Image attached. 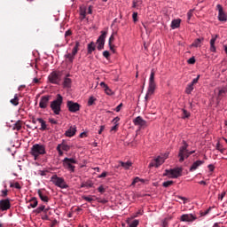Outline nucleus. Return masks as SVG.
I'll list each match as a JSON object with an SVG mask.
<instances>
[{"mask_svg":"<svg viewBox=\"0 0 227 227\" xmlns=\"http://www.w3.org/2000/svg\"><path fill=\"white\" fill-rule=\"evenodd\" d=\"M155 71L153 69L151 71L150 78H149V86L147 92L145 97V102L150 100V97L155 93Z\"/></svg>","mask_w":227,"mask_h":227,"instance_id":"1","label":"nucleus"},{"mask_svg":"<svg viewBox=\"0 0 227 227\" xmlns=\"http://www.w3.org/2000/svg\"><path fill=\"white\" fill-rule=\"evenodd\" d=\"M63 104V96L58 94L57 98L51 102L50 107L53 111L54 114H59L61 113V105Z\"/></svg>","mask_w":227,"mask_h":227,"instance_id":"2","label":"nucleus"},{"mask_svg":"<svg viewBox=\"0 0 227 227\" xmlns=\"http://www.w3.org/2000/svg\"><path fill=\"white\" fill-rule=\"evenodd\" d=\"M30 153L35 160H36L40 155H45V145L42 144H35L31 148Z\"/></svg>","mask_w":227,"mask_h":227,"instance_id":"3","label":"nucleus"},{"mask_svg":"<svg viewBox=\"0 0 227 227\" xmlns=\"http://www.w3.org/2000/svg\"><path fill=\"white\" fill-rule=\"evenodd\" d=\"M71 45H73L72 52L65 54L64 58H66V59H67L69 63H74V59H75L77 52H79V47H81V43H79V41H76L71 43Z\"/></svg>","mask_w":227,"mask_h":227,"instance_id":"4","label":"nucleus"},{"mask_svg":"<svg viewBox=\"0 0 227 227\" xmlns=\"http://www.w3.org/2000/svg\"><path fill=\"white\" fill-rule=\"evenodd\" d=\"M169 157V153H165L158 157H156L153 161L150 162V168H159V166H162L164 164L166 159Z\"/></svg>","mask_w":227,"mask_h":227,"instance_id":"5","label":"nucleus"},{"mask_svg":"<svg viewBox=\"0 0 227 227\" xmlns=\"http://www.w3.org/2000/svg\"><path fill=\"white\" fill-rule=\"evenodd\" d=\"M51 182L56 185V187H59V189H68V184L65 181V178L58 176V175H53L51 177Z\"/></svg>","mask_w":227,"mask_h":227,"instance_id":"6","label":"nucleus"},{"mask_svg":"<svg viewBox=\"0 0 227 227\" xmlns=\"http://www.w3.org/2000/svg\"><path fill=\"white\" fill-rule=\"evenodd\" d=\"M63 166L66 169H68L71 173L75 172V166L73 164H77V160L75 158H65L63 160Z\"/></svg>","mask_w":227,"mask_h":227,"instance_id":"7","label":"nucleus"},{"mask_svg":"<svg viewBox=\"0 0 227 227\" xmlns=\"http://www.w3.org/2000/svg\"><path fill=\"white\" fill-rule=\"evenodd\" d=\"M189 144L185 140H183V145L179 148V162H184L187 159Z\"/></svg>","mask_w":227,"mask_h":227,"instance_id":"8","label":"nucleus"},{"mask_svg":"<svg viewBox=\"0 0 227 227\" xmlns=\"http://www.w3.org/2000/svg\"><path fill=\"white\" fill-rule=\"evenodd\" d=\"M163 175L164 176H168V178H178L179 176H182V168H176L171 169H166Z\"/></svg>","mask_w":227,"mask_h":227,"instance_id":"9","label":"nucleus"},{"mask_svg":"<svg viewBox=\"0 0 227 227\" xmlns=\"http://www.w3.org/2000/svg\"><path fill=\"white\" fill-rule=\"evenodd\" d=\"M48 81L51 84H59L61 82V72L59 71H53L48 76Z\"/></svg>","mask_w":227,"mask_h":227,"instance_id":"10","label":"nucleus"},{"mask_svg":"<svg viewBox=\"0 0 227 227\" xmlns=\"http://www.w3.org/2000/svg\"><path fill=\"white\" fill-rule=\"evenodd\" d=\"M67 107L69 113H77V111L81 110V105L79 103H75L74 101H67Z\"/></svg>","mask_w":227,"mask_h":227,"instance_id":"11","label":"nucleus"},{"mask_svg":"<svg viewBox=\"0 0 227 227\" xmlns=\"http://www.w3.org/2000/svg\"><path fill=\"white\" fill-rule=\"evenodd\" d=\"M12 208L10 199H4L0 200V212H6Z\"/></svg>","mask_w":227,"mask_h":227,"instance_id":"12","label":"nucleus"},{"mask_svg":"<svg viewBox=\"0 0 227 227\" xmlns=\"http://www.w3.org/2000/svg\"><path fill=\"white\" fill-rule=\"evenodd\" d=\"M51 100L50 95H45L41 97L39 101V107L40 109H47L49 107V101Z\"/></svg>","mask_w":227,"mask_h":227,"instance_id":"13","label":"nucleus"},{"mask_svg":"<svg viewBox=\"0 0 227 227\" xmlns=\"http://www.w3.org/2000/svg\"><path fill=\"white\" fill-rule=\"evenodd\" d=\"M216 10L218 11V20H220V22H226L227 15L226 13H224V11L223 10V5L217 4Z\"/></svg>","mask_w":227,"mask_h":227,"instance_id":"14","label":"nucleus"},{"mask_svg":"<svg viewBox=\"0 0 227 227\" xmlns=\"http://www.w3.org/2000/svg\"><path fill=\"white\" fill-rule=\"evenodd\" d=\"M196 219L197 217L193 214H184L180 217L182 223H192L193 221H196Z\"/></svg>","mask_w":227,"mask_h":227,"instance_id":"15","label":"nucleus"},{"mask_svg":"<svg viewBox=\"0 0 227 227\" xmlns=\"http://www.w3.org/2000/svg\"><path fill=\"white\" fill-rule=\"evenodd\" d=\"M107 33L104 32L97 40L98 51H102L104 49V45H106V36Z\"/></svg>","mask_w":227,"mask_h":227,"instance_id":"16","label":"nucleus"},{"mask_svg":"<svg viewBox=\"0 0 227 227\" xmlns=\"http://www.w3.org/2000/svg\"><path fill=\"white\" fill-rule=\"evenodd\" d=\"M133 123L134 125H136V127H139V129H143L145 127H146V121H145L143 119V117L141 116H137L133 120Z\"/></svg>","mask_w":227,"mask_h":227,"instance_id":"17","label":"nucleus"},{"mask_svg":"<svg viewBox=\"0 0 227 227\" xmlns=\"http://www.w3.org/2000/svg\"><path fill=\"white\" fill-rule=\"evenodd\" d=\"M203 164H205V160H198L192 164L189 170L191 172L196 171V169H198L200 166H203Z\"/></svg>","mask_w":227,"mask_h":227,"instance_id":"18","label":"nucleus"},{"mask_svg":"<svg viewBox=\"0 0 227 227\" xmlns=\"http://www.w3.org/2000/svg\"><path fill=\"white\" fill-rule=\"evenodd\" d=\"M75 132H77V127L71 126L67 130H66L65 136L67 137H74V136H75Z\"/></svg>","mask_w":227,"mask_h":227,"instance_id":"19","label":"nucleus"},{"mask_svg":"<svg viewBox=\"0 0 227 227\" xmlns=\"http://www.w3.org/2000/svg\"><path fill=\"white\" fill-rule=\"evenodd\" d=\"M70 74H67L64 78L63 86L64 88H70L72 86V79L68 78Z\"/></svg>","mask_w":227,"mask_h":227,"instance_id":"20","label":"nucleus"},{"mask_svg":"<svg viewBox=\"0 0 227 227\" xmlns=\"http://www.w3.org/2000/svg\"><path fill=\"white\" fill-rule=\"evenodd\" d=\"M37 194H38L40 200L43 201V203H49V197H47V195L43 194L42 190H38Z\"/></svg>","mask_w":227,"mask_h":227,"instance_id":"21","label":"nucleus"},{"mask_svg":"<svg viewBox=\"0 0 227 227\" xmlns=\"http://www.w3.org/2000/svg\"><path fill=\"white\" fill-rule=\"evenodd\" d=\"M182 22V20L176 19L171 21L170 27L172 29H177V27H180V23Z\"/></svg>","mask_w":227,"mask_h":227,"instance_id":"22","label":"nucleus"},{"mask_svg":"<svg viewBox=\"0 0 227 227\" xmlns=\"http://www.w3.org/2000/svg\"><path fill=\"white\" fill-rule=\"evenodd\" d=\"M121 166L124 168V169H130V167H132V161H119Z\"/></svg>","mask_w":227,"mask_h":227,"instance_id":"23","label":"nucleus"},{"mask_svg":"<svg viewBox=\"0 0 227 227\" xmlns=\"http://www.w3.org/2000/svg\"><path fill=\"white\" fill-rule=\"evenodd\" d=\"M118 121H120V117H115L114 120H113V123H114V126L111 128V130H116L118 129Z\"/></svg>","mask_w":227,"mask_h":227,"instance_id":"24","label":"nucleus"},{"mask_svg":"<svg viewBox=\"0 0 227 227\" xmlns=\"http://www.w3.org/2000/svg\"><path fill=\"white\" fill-rule=\"evenodd\" d=\"M193 90H194V85H192V83H189L185 89L186 95H191V93H192Z\"/></svg>","mask_w":227,"mask_h":227,"instance_id":"25","label":"nucleus"},{"mask_svg":"<svg viewBox=\"0 0 227 227\" xmlns=\"http://www.w3.org/2000/svg\"><path fill=\"white\" fill-rule=\"evenodd\" d=\"M201 42H203V39H200V38L196 39V40L192 43V47H201Z\"/></svg>","mask_w":227,"mask_h":227,"instance_id":"26","label":"nucleus"},{"mask_svg":"<svg viewBox=\"0 0 227 227\" xmlns=\"http://www.w3.org/2000/svg\"><path fill=\"white\" fill-rule=\"evenodd\" d=\"M37 121H39V123L41 124V130H45V129H47V124L45 123V121H43V119L38 118Z\"/></svg>","mask_w":227,"mask_h":227,"instance_id":"27","label":"nucleus"},{"mask_svg":"<svg viewBox=\"0 0 227 227\" xmlns=\"http://www.w3.org/2000/svg\"><path fill=\"white\" fill-rule=\"evenodd\" d=\"M30 201H31V203H30V207H32V208H36V207H38V200H36V198H32L31 200H30Z\"/></svg>","mask_w":227,"mask_h":227,"instance_id":"28","label":"nucleus"},{"mask_svg":"<svg viewBox=\"0 0 227 227\" xmlns=\"http://www.w3.org/2000/svg\"><path fill=\"white\" fill-rule=\"evenodd\" d=\"M95 51V43L91 42L88 44V54H91Z\"/></svg>","mask_w":227,"mask_h":227,"instance_id":"29","label":"nucleus"},{"mask_svg":"<svg viewBox=\"0 0 227 227\" xmlns=\"http://www.w3.org/2000/svg\"><path fill=\"white\" fill-rule=\"evenodd\" d=\"M81 187H86L87 189H91L93 187V183L91 181L82 184Z\"/></svg>","mask_w":227,"mask_h":227,"instance_id":"30","label":"nucleus"},{"mask_svg":"<svg viewBox=\"0 0 227 227\" xmlns=\"http://www.w3.org/2000/svg\"><path fill=\"white\" fill-rule=\"evenodd\" d=\"M13 130H20L22 129V124L20 123V121H18L14 125H13Z\"/></svg>","mask_w":227,"mask_h":227,"instance_id":"31","label":"nucleus"},{"mask_svg":"<svg viewBox=\"0 0 227 227\" xmlns=\"http://www.w3.org/2000/svg\"><path fill=\"white\" fill-rule=\"evenodd\" d=\"M139 182H142L144 184L145 179H141L139 177H135L133 182L131 183V185H136L137 184H139Z\"/></svg>","mask_w":227,"mask_h":227,"instance_id":"32","label":"nucleus"},{"mask_svg":"<svg viewBox=\"0 0 227 227\" xmlns=\"http://www.w3.org/2000/svg\"><path fill=\"white\" fill-rule=\"evenodd\" d=\"M10 187H14L15 189H22V186L20 185V184H19V182L16 183H10Z\"/></svg>","mask_w":227,"mask_h":227,"instance_id":"33","label":"nucleus"},{"mask_svg":"<svg viewBox=\"0 0 227 227\" xmlns=\"http://www.w3.org/2000/svg\"><path fill=\"white\" fill-rule=\"evenodd\" d=\"M11 104H12V106H17L19 104V97L17 94H15L14 98L11 99Z\"/></svg>","mask_w":227,"mask_h":227,"instance_id":"34","label":"nucleus"},{"mask_svg":"<svg viewBox=\"0 0 227 227\" xmlns=\"http://www.w3.org/2000/svg\"><path fill=\"white\" fill-rule=\"evenodd\" d=\"M105 93L109 97H111V95H114V92L109 88V86L105 89Z\"/></svg>","mask_w":227,"mask_h":227,"instance_id":"35","label":"nucleus"},{"mask_svg":"<svg viewBox=\"0 0 227 227\" xmlns=\"http://www.w3.org/2000/svg\"><path fill=\"white\" fill-rule=\"evenodd\" d=\"M216 150H218V152H220V153H224V148H223V145H221V144H219V142L216 144L215 146Z\"/></svg>","mask_w":227,"mask_h":227,"instance_id":"36","label":"nucleus"},{"mask_svg":"<svg viewBox=\"0 0 227 227\" xmlns=\"http://www.w3.org/2000/svg\"><path fill=\"white\" fill-rule=\"evenodd\" d=\"M59 145H61L60 148L64 150V152H68V150H70V146L67 144H59Z\"/></svg>","mask_w":227,"mask_h":227,"instance_id":"37","label":"nucleus"},{"mask_svg":"<svg viewBox=\"0 0 227 227\" xmlns=\"http://www.w3.org/2000/svg\"><path fill=\"white\" fill-rule=\"evenodd\" d=\"M45 210V206L44 205H42V206H40L39 207H37L36 209H35V212L37 213V214H42V212H43Z\"/></svg>","mask_w":227,"mask_h":227,"instance_id":"38","label":"nucleus"},{"mask_svg":"<svg viewBox=\"0 0 227 227\" xmlns=\"http://www.w3.org/2000/svg\"><path fill=\"white\" fill-rule=\"evenodd\" d=\"M1 192L2 198H6V196H8V189H6V185H4V190H2Z\"/></svg>","mask_w":227,"mask_h":227,"instance_id":"39","label":"nucleus"},{"mask_svg":"<svg viewBox=\"0 0 227 227\" xmlns=\"http://www.w3.org/2000/svg\"><path fill=\"white\" fill-rule=\"evenodd\" d=\"M139 224V220H134L131 223H129V227H137Z\"/></svg>","mask_w":227,"mask_h":227,"instance_id":"40","label":"nucleus"},{"mask_svg":"<svg viewBox=\"0 0 227 227\" xmlns=\"http://www.w3.org/2000/svg\"><path fill=\"white\" fill-rule=\"evenodd\" d=\"M189 116H191V113L185 109H183V118H189Z\"/></svg>","mask_w":227,"mask_h":227,"instance_id":"41","label":"nucleus"},{"mask_svg":"<svg viewBox=\"0 0 227 227\" xmlns=\"http://www.w3.org/2000/svg\"><path fill=\"white\" fill-rule=\"evenodd\" d=\"M176 198H178V200H182L184 205H185V203H187V201H189V199H187L185 197H182L180 195H177Z\"/></svg>","mask_w":227,"mask_h":227,"instance_id":"42","label":"nucleus"},{"mask_svg":"<svg viewBox=\"0 0 227 227\" xmlns=\"http://www.w3.org/2000/svg\"><path fill=\"white\" fill-rule=\"evenodd\" d=\"M188 65H194V63H196V59L194 57L190 58L187 60Z\"/></svg>","mask_w":227,"mask_h":227,"instance_id":"43","label":"nucleus"},{"mask_svg":"<svg viewBox=\"0 0 227 227\" xmlns=\"http://www.w3.org/2000/svg\"><path fill=\"white\" fill-rule=\"evenodd\" d=\"M163 187H169L173 185V181H166L162 184Z\"/></svg>","mask_w":227,"mask_h":227,"instance_id":"44","label":"nucleus"},{"mask_svg":"<svg viewBox=\"0 0 227 227\" xmlns=\"http://www.w3.org/2000/svg\"><path fill=\"white\" fill-rule=\"evenodd\" d=\"M83 200L85 201H88L89 203H91V201H94L93 197H91V196H85V197H83Z\"/></svg>","mask_w":227,"mask_h":227,"instance_id":"45","label":"nucleus"},{"mask_svg":"<svg viewBox=\"0 0 227 227\" xmlns=\"http://www.w3.org/2000/svg\"><path fill=\"white\" fill-rule=\"evenodd\" d=\"M198 81H200V74L197 75V77L194 78L190 84H192V86H194V84H198Z\"/></svg>","mask_w":227,"mask_h":227,"instance_id":"46","label":"nucleus"},{"mask_svg":"<svg viewBox=\"0 0 227 227\" xmlns=\"http://www.w3.org/2000/svg\"><path fill=\"white\" fill-rule=\"evenodd\" d=\"M215 40H217V35L213 36L210 40V45H215Z\"/></svg>","mask_w":227,"mask_h":227,"instance_id":"47","label":"nucleus"},{"mask_svg":"<svg viewBox=\"0 0 227 227\" xmlns=\"http://www.w3.org/2000/svg\"><path fill=\"white\" fill-rule=\"evenodd\" d=\"M224 196H226V192H223L221 194H219L218 200H220V201H223V200L224 199Z\"/></svg>","mask_w":227,"mask_h":227,"instance_id":"48","label":"nucleus"},{"mask_svg":"<svg viewBox=\"0 0 227 227\" xmlns=\"http://www.w3.org/2000/svg\"><path fill=\"white\" fill-rule=\"evenodd\" d=\"M80 15L81 17H82V19H86V9H82L80 12Z\"/></svg>","mask_w":227,"mask_h":227,"instance_id":"49","label":"nucleus"},{"mask_svg":"<svg viewBox=\"0 0 227 227\" xmlns=\"http://www.w3.org/2000/svg\"><path fill=\"white\" fill-rule=\"evenodd\" d=\"M57 152H59V155H63V151L61 149V145H58L57 146Z\"/></svg>","mask_w":227,"mask_h":227,"instance_id":"50","label":"nucleus"},{"mask_svg":"<svg viewBox=\"0 0 227 227\" xmlns=\"http://www.w3.org/2000/svg\"><path fill=\"white\" fill-rule=\"evenodd\" d=\"M94 103H95V98L90 97V98H89V101H88V106H91V105L94 104Z\"/></svg>","mask_w":227,"mask_h":227,"instance_id":"51","label":"nucleus"},{"mask_svg":"<svg viewBox=\"0 0 227 227\" xmlns=\"http://www.w3.org/2000/svg\"><path fill=\"white\" fill-rule=\"evenodd\" d=\"M38 175H40V176H45L47 175V170H39Z\"/></svg>","mask_w":227,"mask_h":227,"instance_id":"52","label":"nucleus"},{"mask_svg":"<svg viewBox=\"0 0 227 227\" xmlns=\"http://www.w3.org/2000/svg\"><path fill=\"white\" fill-rule=\"evenodd\" d=\"M133 22H137V12L132 14Z\"/></svg>","mask_w":227,"mask_h":227,"instance_id":"53","label":"nucleus"},{"mask_svg":"<svg viewBox=\"0 0 227 227\" xmlns=\"http://www.w3.org/2000/svg\"><path fill=\"white\" fill-rule=\"evenodd\" d=\"M161 226L163 227H168V223L167 219H164L161 221Z\"/></svg>","mask_w":227,"mask_h":227,"instance_id":"54","label":"nucleus"},{"mask_svg":"<svg viewBox=\"0 0 227 227\" xmlns=\"http://www.w3.org/2000/svg\"><path fill=\"white\" fill-rule=\"evenodd\" d=\"M108 45H109L110 51H112V52H115L114 44H112L111 43H108Z\"/></svg>","mask_w":227,"mask_h":227,"instance_id":"55","label":"nucleus"},{"mask_svg":"<svg viewBox=\"0 0 227 227\" xmlns=\"http://www.w3.org/2000/svg\"><path fill=\"white\" fill-rule=\"evenodd\" d=\"M107 176V172H103L99 176H98V178H106Z\"/></svg>","mask_w":227,"mask_h":227,"instance_id":"56","label":"nucleus"},{"mask_svg":"<svg viewBox=\"0 0 227 227\" xmlns=\"http://www.w3.org/2000/svg\"><path fill=\"white\" fill-rule=\"evenodd\" d=\"M122 106H123V104L121 103L119 106H116V108H115L116 113H120V111H121Z\"/></svg>","mask_w":227,"mask_h":227,"instance_id":"57","label":"nucleus"},{"mask_svg":"<svg viewBox=\"0 0 227 227\" xmlns=\"http://www.w3.org/2000/svg\"><path fill=\"white\" fill-rule=\"evenodd\" d=\"M103 56H104V58H106V59H108V58H109V56H110L109 51H105L103 52Z\"/></svg>","mask_w":227,"mask_h":227,"instance_id":"58","label":"nucleus"},{"mask_svg":"<svg viewBox=\"0 0 227 227\" xmlns=\"http://www.w3.org/2000/svg\"><path fill=\"white\" fill-rule=\"evenodd\" d=\"M98 192H106V189L104 188L103 185H100V186L98 188Z\"/></svg>","mask_w":227,"mask_h":227,"instance_id":"59","label":"nucleus"},{"mask_svg":"<svg viewBox=\"0 0 227 227\" xmlns=\"http://www.w3.org/2000/svg\"><path fill=\"white\" fill-rule=\"evenodd\" d=\"M216 49H215V44H210V51L211 52H215Z\"/></svg>","mask_w":227,"mask_h":227,"instance_id":"60","label":"nucleus"},{"mask_svg":"<svg viewBox=\"0 0 227 227\" xmlns=\"http://www.w3.org/2000/svg\"><path fill=\"white\" fill-rule=\"evenodd\" d=\"M207 168H208L209 171H211V172L214 171V169H215V167L213 164H209L207 166Z\"/></svg>","mask_w":227,"mask_h":227,"instance_id":"61","label":"nucleus"},{"mask_svg":"<svg viewBox=\"0 0 227 227\" xmlns=\"http://www.w3.org/2000/svg\"><path fill=\"white\" fill-rule=\"evenodd\" d=\"M99 86H101V88H104V90H106L108 87L107 84H106V82H101L99 83Z\"/></svg>","mask_w":227,"mask_h":227,"instance_id":"62","label":"nucleus"},{"mask_svg":"<svg viewBox=\"0 0 227 227\" xmlns=\"http://www.w3.org/2000/svg\"><path fill=\"white\" fill-rule=\"evenodd\" d=\"M105 129H106V126L101 125V126H100V129H99V130H98V134H102V132H104Z\"/></svg>","mask_w":227,"mask_h":227,"instance_id":"63","label":"nucleus"},{"mask_svg":"<svg viewBox=\"0 0 227 227\" xmlns=\"http://www.w3.org/2000/svg\"><path fill=\"white\" fill-rule=\"evenodd\" d=\"M137 215H143V210H138L136 215H134V217H137Z\"/></svg>","mask_w":227,"mask_h":227,"instance_id":"64","label":"nucleus"}]
</instances>
